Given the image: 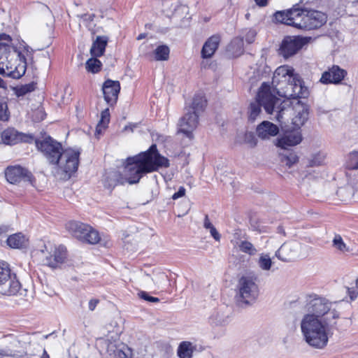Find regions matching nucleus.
Masks as SVG:
<instances>
[{"instance_id": "1", "label": "nucleus", "mask_w": 358, "mask_h": 358, "mask_svg": "<svg viewBox=\"0 0 358 358\" xmlns=\"http://www.w3.org/2000/svg\"><path fill=\"white\" fill-rule=\"evenodd\" d=\"M169 166V159L161 155L157 145L153 144L147 151L127 159L123 169L124 179L129 184H135L145 174Z\"/></svg>"}, {"instance_id": "2", "label": "nucleus", "mask_w": 358, "mask_h": 358, "mask_svg": "<svg viewBox=\"0 0 358 358\" xmlns=\"http://www.w3.org/2000/svg\"><path fill=\"white\" fill-rule=\"evenodd\" d=\"M272 85L280 96L287 99L306 98L308 90L303 85L299 75L294 73L292 67L283 65L278 67L272 78Z\"/></svg>"}, {"instance_id": "3", "label": "nucleus", "mask_w": 358, "mask_h": 358, "mask_svg": "<svg viewBox=\"0 0 358 358\" xmlns=\"http://www.w3.org/2000/svg\"><path fill=\"white\" fill-rule=\"evenodd\" d=\"M275 20L286 25L299 29L312 30L321 27L327 22V17L322 12L315 10L293 8L274 14Z\"/></svg>"}, {"instance_id": "4", "label": "nucleus", "mask_w": 358, "mask_h": 358, "mask_svg": "<svg viewBox=\"0 0 358 358\" xmlns=\"http://www.w3.org/2000/svg\"><path fill=\"white\" fill-rule=\"evenodd\" d=\"M331 323L327 317L324 320L318 319L314 315H305L301 322V329L306 342L312 348H324L328 343Z\"/></svg>"}, {"instance_id": "5", "label": "nucleus", "mask_w": 358, "mask_h": 358, "mask_svg": "<svg viewBox=\"0 0 358 358\" xmlns=\"http://www.w3.org/2000/svg\"><path fill=\"white\" fill-rule=\"evenodd\" d=\"M292 115V123L295 127L300 128L308 119L309 107L297 100L293 107L289 106L288 101L280 102L277 107L276 119L282 122L287 120V117Z\"/></svg>"}, {"instance_id": "6", "label": "nucleus", "mask_w": 358, "mask_h": 358, "mask_svg": "<svg viewBox=\"0 0 358 358\" xmlns=\"http://www.w3.org/2000/svg\"><path fill=\"white\" fill-rule=\"evenodd\" d=\"M80 151L79 149L66 148L53 165L57 166L56 174L61 179H69L77 171L80 162Z\"/></svg>"}, {"instance_id": "7", "label": "nucleus", "mask_w": 358, "mask_h": 358, "mask_svg": "<svg viewBox=\"0 0 358 358\" xmlns=\"http://www.w3.org/2000/svg\"><path fill=\"white\" fill-rule=\"evenodd\" d=\"M280 99L273 96L268 89H264V85L257 94L256 101L250 103L248 110V119L254 122L261 113V106H263L267 113L271 114L274 110L277 112V107Z\"/></svg>"}, {"instance_id": "8", "label": "nucleus", "mask_w": 358, "mask_h": 358, "mask_svg": "<svg viewBox=\"0 0 358 358\" xmlns=\"http://www.w3.org/2000/svg\"><path fill=\"white\" fill-rule=\"evenodd\" d=\"M237 301L250 305L254 303L259 296V287L255 279L251 276H242L238 283Z\"/></svg>"}, {"instance_id": "9", "label": "nucleus", "mask_w": 358, "mask_h": 358, "mask_svg": "<svg viewBox=\"0 0 358 358\" xmlns=\"http://www.w3.org/2000/svg\"><path fill=\"white\" fill-rule=\"evenodd\" d=\"M308 310L310 313L308 315H314L318 319L324 320L327 317L332 323L331 320L338 317L339 315L335 310H331V303L325 299L315 296L307 304Z\"/></svg>"}, {"instance_id": "10", "label": "nucleus", "mask_w": 358, "mask_h": 358, "mask_svg": "<svg viewBox=\"0 0 358 358\" xmlns=\"http://www.w3.org/2000/svg\"><path fill=\"white\" fill-rule=\"evenodd\" d=\"M21 285L15 274L8 267L0 266V294L15 295L20 291Z\"/></svg>"}, {"instance_id": "11", "label": "nucleus", "mask_w": 358, "mask_h": 358, "mask_svg": "<svg viewBox=\"0 0 358 358\" xmlns=\"http://www.w3.org/2000/svg\"><path fill=\"white\" fill-rule=\"evenodd\" d=\"M38 149L43 152L50 164H55L56 160L63 152L62 144L50 136L45 138L43 141H36Z\"/></svg>"}, {"instance_id": "12", "label": "nucleus", "mask_w": 358, "mask_h": 358, "mask_svg": "<svg viewBox=\"0 0 358 358\" xmlns=\"http://www.w3.org/2000/svg\"><path fill=\"white\" fill-rule=\"evenodd\" d=\"M310 38L301 36H287L280 45V54L288 58L295 55L304 45L307 44Z\"/></svg>"}, {"instance_id": "13", "label": "nucleus", "mask_w": 358, "mask_h": 358, "mask_svg": "<svg viewBox=\"0 0 358 358\" xmlns=\"http://www.w3.org/2000/svg\"><path fill=\"white\" fill-rule=\"evenodd\" d=\"M185 115L179 120L178 132L182 133L191 139L193 138V131L198 126L199 115L188 110H185Z\"/></svg>"}, {"instance_id": "14", "label": "nucleus", "mask_w": 358, "mask_h": 358, "mask_svg": "<svg viewBox=\"0 0 358 358\" xmlns=\"http://www.w3.org/2000/svg\"><path fill=\"white\" fill-rule=\"evenodd\" d=\"M301 245L296 241L287 242L276 251L275 256L283 262H292L299 257Z\"/></svg>"}, {"instance_id": "15", "label": "nucleus", "mask_w": 358, "mask_h": 358, "mask_svg": "<svg viewBox=\"0 0 358 358\" xmlns=\"http://www.w3.org/2000/svg\"><path fill=\"white\" fill-rule=\"evenodd\" d=\"M120 91V83L117 80L108 79L102 85L104 100L110 106H114L117 103Z\"/></svg>"}, {"instance_id": "16", "label": "nucleus", "mask_w": 358, "mask_h": 358, "mask_svg": "<svg viewBox=\"0 0 358 358\" xmlns=\"http://www.w3.org/2000/svg\"><path fill=\"white\" fill-rule=\"evenodd\" d=\"M6 180L11 184H16L21 180H31V173L27 169L20 166H8L5 170Z\"/></svg>"}, {"instance_id": "17", "label": "nucleus", "mask_w": 358, "mask_h": 358, "mask_svg": "<svg viewBox=\"0 0 358 358\" xmlns=\"http://www.w3.org/2000/svg\"><path fill=\"white\" fill-rule=\"evenodd\" d=\"M32 139V136L18 132L12 127L5 129L1 133L2 142L6 145H15L20 142H29Z\"/></svg>"}, {"instance_id": "18", "label": "nucleus", "mask_w": 358, "mask_h": 358, "mask_svg": "<svg viewBox=\"0 0 358 358\" xmlns=\"http://www.w3.org/2000/svg\"><path fill=\"white\" fill-rule=\"evenodd\" d=\"M346 75V71L337 65H334L328 71H324L321 76L320 82L323 84H338Z\"/></svg>"}, {"instance_id": "19", "label": "nucleus", "mask_w": 358, "mask_h": 358, "mask_svg": "<svg viewBox=\"0 0 358 358\" xmlns=\"http://www.w3.org/2000/svg\"><path fill=\"white\" fill-rule=\"evenodd\" d=\"M66 257V249L63 245L55 247L50 252V255L46 257L47 264L52 268H57L61 264L64 263Z\"/></svg>"}, {"instance_id": "20", "label": "nucleus", "mask_w": 358, "mask_h": 358, "mask_svg": "<svg viewBox=\"0 0 358 358\" xmlns=\"http://www.w3.org/2000/svg\"><path fill=\"white\" fill-rule=\"evenodd\" d=\"M67 231L76 239L81 241L84 238V234L89 231L90 226L75 220L68 222L65 225Z\"/></svg>"}, {"instance_id": "21", "label": "nucleus", "mask_w": 358, "mask_h": 358, "mask_svg": "<svg viewBox=\"0 0 358 358\" xmlns=\"http://www.w3.org/2000/svg\"><path fill=\"white\" fill-rule=\"evenodd\" d=\"M302 141V135L300 131L296 130L286 134L278 140L277 145L283 149H287L299 144Z\"/></svg>"}, {"instance_id": "22", "label": "nucleus", "mask_w": 358, "mask_h": 358, "mask_svg": "<svg viewBox=\"0 0 358 358\" xmlns=\"http://www.w3.org/2000/svg\"><path fill=\"white\" fill-rule=\"evenodd\" d=\"M279 131L278 127L268 121H264L257 128V134L262 139H267L275 136Z\"/></svg>"}, {"instance_id": "23", "label": "nucleus", "mask_w": 358, "mask_h": 358, "mask_svg": "<svg viewBox=\"0 0 358 358\" xmlns=\"http://www.w3.org/2000/svg\"><path fill=\"white\" fill-rule=\"evenodd\" d=\"M220 42V37L218 35H213L210 37L203 44L201 50V57L204 59L210 58L215 54Z\"/></svg>"}, {"instance_id": "24", "label": "nucleus", "mask_w": 358, "mask_h": 358, "mask_svg": "<svg viewBox=\"0 0 358 358\" xmlns=\"http://www.w3.org/2000/svg\"><path fill=\"white\" fill-rule=\"evenodd\" d=\"M22 59L23 60H21L22 63L14 66V70H12V66H8V64H6L1 74L14 79L21 78L25 73L27 66L25 58L23 57Z\"/></svg>"}, {"instance_id": "25", "label": "nucleus", "mask_w": 358, "mask_h": 358, "mask_svg": "<svg viewBox=\"0 0 358 358\" xmlns=\"http://www.w3.org/2000/svg\"><path fill=\"white\" fill-rule=\"evenodd\" d=\"M108 38L106 36H98L92 43L90 54L92 57H99L103 55Z\"/></svg>"}, {"instance_id": "26", "label": "nucleus", "mask_w": 358, "mask_h": 358, "mask_svg": "<svg viewBox=\"0 0 358 358\" xmlns=\"http://www.w3.org/2000/svg\"><path fill=\"white\" fill-rule=\"evenodd\" d=\"M206 106V99L202 94H196L192 100V104L189 106L185 107V110H188L198 115L204 110Z\"/></svg>"}, {"instance_id": "27", "label": "nucleus", "mask_w": 358, "mask_h": 358, "mask_svg": "<svg viewBox=\"0 0 358 358\" xmlns=\"http://www.w3.org/2000/svg\"><path fill=\"white\" fill-rule=\"evenodd\" d=\"M7 244L12 248H23L27 246L28 240L22 233H17L7 238Z\"/></svg>"}, {"instance_id": "28", "label": "nucleus", "mask_w": 358, "mask_h": 358, "mask_svg": "<svg viewBox=\"0 0 358 358\" xmlns=\"http://www.w3.org/2000/svg\"><path fill=\"white\" fill-rule=\"evenodd\" d=\"M196 350V346L189 341H182L180 343L177 355L179 358H192L193 352Z\"/></svg>"}, {"instance_id": "29", "label": "nucleus", "mask_w": 358, "mask_h": 358, "mask_svg": "<svg viewBox=\"0 0 358 358\" xmlns=\"http://www.w3.org/2000/svg\"><path fill=\"white\" fill-rule=\"evenodd\" d=\"M227 51L234 57H238L244 52L243 39L241 37L234 38L227 46Z\"/></svg>"}, {"instance_id": "30", "label": "nucleus", "mask_w": 358, "mask_h": 358, "mask_svg": "<svg viewBox=\"0 0 358 358\" xmlns=\"http://www.w3.org/2000/svg\"><path fill=\"white\" fill-rule=\"evenodd\" d=\"M28 343L15 339L11 343L13 349L10 350V352L7 355L13 357H20L26 353L27 345Z\"/></svg>"}, {"instance_id": "31", "label": "nucleus", "mask_w": 358, "mask_h": 358, "mask_svg": "<svg viewBox=\"0 0 358 358\" xmlns=\"http://www.w3.org/2000/svg\"><path fill=\"white\" fill-rule=\"evenodd\" d=\"M83 235L84 238H81L80 241L83 243L94 245L98 243L101 241V237L99 232L93 229L91 226L89 231H86Z\"/></svg>"}, {"instance_id": "32", "label": "nucleus", "mask_w": 358, "mask_h": 358, "mask_svg": "<svg viewBox=\"0 0 358 358\" xmlns=\"http://www.w3.org/2000/svg\"><path fill=\"white\" fill-rule=\"evenodd\" d=\"M145 275L150 278L155 285L158 288H162L168 280L167 275L164 272L161 271L153 272L152 277H150V275L148 273H146Z\"/></svg>"}, {"instance_id": "33", "label": "nucleus", "mask_w": 358, "mask_h": 358, "mask_svg": "<svg viewBox=\"0 0 358 358\" xmlns=\"http://www.w3.org/2000/svg\"><path fill=\"white\" fill-rule=\"evenodd\" d=\"M120 175L117 172H113L104 179V187L108 189H112L119 182L123 184L124 181H120Z\"/></svg>"}, {"instance_id": "34", "label": "nucleus", "mask_w": 358, "mask_h": 358, "mask_svg": "<svg viewBox=\"0 0 358 358\" xmlns=\"http://www.w3.org/2000/svg\"><path fill=\"white\" fill-rule=\"evenodd\" d=\"M10 48V45L7 43H0V74L3 72L4 68L6 65L5 62L7 61Z\"/></svg>"}, {"instance_id": "35", "label": "nucleus", "mask_w": 358, "mask_h": 358, "mask_svg": "<svg viewBox=\"0 0 358 358\" xmlns=\"http://www.w3.org/2000/svg\"><path fill=\"white\" fill-rule=\"evenodd\" d=\"M169 48L165 45H159L154 51L155 59L157 61H165L169 57Z\"/></svg>"}, {"instance_id": "36", "label": "nucleus", "mask_w": 358, "mask_h": 358, "mask_svg": "<svg viewBox=\"0 0 358 358\" xmlns=\"http://www.w3.org/2000/svg\"><path fill=\"white\" fill-rule=\"evenodd\" d=\"M258 266L263 271H269L273 265V262L268 254L262 253L257 261Z\"/></svg>"}, {"instance_id": "37", "label": "nucleus", "mask_w": 358, "mask_h": 358, "mask_svg": "<svg viewBox=\"0 0 358 358\" xmlns=\"http://www.w3.org/2000/svg\"><path fill=\"white\" fill-rule=\"evenodd\" d=\"M332 245L341 252L345 253L350 252L349 247L344 243L342 237L339 234H336L334 236L332 241Z\"/></svg>"}, {"instance_id": "38", "label": "nucleus", "mask_w": 358, "mask_h": 358, "mask_svg": "<svg viewBox=\"0 0 358 358\" xmlns=\"http://www.w3.org/2000/svg\"><path fill=\"white\" fill-rule=\"evenodd\" d=\"M101 63L96 57H93L89 59L86 62V69L92 73H98L101 70Z\"/></svg>"}, {"instance_id": "39", "label": "nucleus", "mask_w": 358, "mask_h": 358, "mask_svg": "<svg viewBox=\"0 0 358 358\" xmlns=\"http://www.w3.org/2000/svg\"><path fill=\"white\" fill-rule=\"evenodd\" d=\"M239 249L241 252L246 253L250 256L255 255L257 250L253 244L247 241H241L238 245Z\"/></svg>"}, {"instance_id": "40", "label": "nucleus", "mask_w": 358, "mask_h": 358, "mask_svg": "<svg viewBox=\"0 0 358 358\" xmlns=\"http://www.w3.org/2000/svg\"><path fill=\"white\" fill-rule=\"evenodd\" d=\"M347 166L349 169H358V151H355L349 155Z\"/></svg>"}, {"instance_id": "41", "label": "nucleus", "mask_w": 358, "mask_h": 358, "mask_svg": "<svg viewBox=\"0 0 358 358\" xmlns=\"http://www.w3.org/2000/svg\"><path fill=\"white\" fill-rule=\"evenodd\" d=\"M36 84L34 82L22 85L17 90V95L18 96H24L29 92L35 90Z\"/></svg>"}, {"instance_id": "42", "label": "nucleus", "mask_w": 358, "mask_h": 358, "mask_svg": "<svg viewBox=\"0 0 358 358\" xmlns=\"http://www.w3.org/2000/svg\"><path fill=\"white\" fill-rule=\"evenodd\" d=\"M210 322L215 325H223L227 322V317L217 312L210 317Z\"/></svg>"}, {"instance_id": "43", "label": "nucleus", "mask_w": 358, "mask_h": 358, "mask_svg": "<svg viewBox=\"0 0 358 358\" xmlns=\"http://www.w3.org/2000/svg\"><path fill=\"white\" fill-rule=\"evenodd\" d=\"M244 143L248 144L250 148H254L257 145V138L252 132H246L244 134Z\"/></svg>"}, {"instance_id": "44", "label": "nucleus", "mask_w": 358, "mask_h": 358, "mask_svg": "<svg viewBox=\"0 0 358 358\" xmlns=\"http://www.w3.org/2000/svg\"><path fill=\"white\" fill-rule=\"evenodd\" d=\"M45 115L46 114L43 108H38L33 112L32 119L35 122H41L45 119Z\"/></svg>"}, {"instance_id": "45", "label": "nucleus", "mask_w": 358, "mask_h": 358, "mask_svg": "<svg viewBox=\"0 0 358 358\" xmlns=\"http://www.w3.org/2000/svg\"><path fill=\"white\" fill-rule=\"evenodd\" d=\"M109 120H110L109 109L106 108L101 112V120L99 123L101 124V125H103V128H106L107 127V124L109 122Z\"/></svg>"}, {"instance_id": "46", "label": "nucleus", "mask_w": 358, "mask_h": 358, "mask_svg": "<svg viewBox=\"0 0 358 358\" xmlns=\"http://www.w3.org/2000/svg\"><path fill=\"white\" fill-rule=\"evenodd\" d=\"M8 119L7 104L5 101H0V120L6 121Z\"/></svg>"}, {"instance_id": "47", "label": "nucleus", "mask_w": 358, "mask_h": 358, "mask_svg": "<svg viewBox=\"0 0 358 358\" xmlns=\"http://www.w3.org/2000/svg\"><path fill=\"white\" fill-rule=\"evenodd\" d=\"M282 162L289 167L298 162V157L294 153L285 156Z\"/></svg>"}, {"instance_id": "48", "label": "nucleus", "mask_w": 358, "mask_h": 358, "mask_svg": "<svg viewBox=\"0 0 358 358\" xmlns=\"http://www.w3.org/2000/svg\"><path fill=\"white\" fill-rule=\"evenodd\" d=\"M138 296L141 299H143L149 302L157 303L159 301V298L151 296L146 292H144V291L139 292Z\"/></svg>"}, {"instance_id": "49", "label": "nucleus", "mask_w": 358, "mask_h": 358, "mask_svg": "<svg viewBox=\"0 0 358 358\" xmlns=\"http://www.w3.org/2000/svg\"><path fill=\"white\" fill-rule=\"evenodd\" d=\"M255 36H256V32L255 30H249L246 35H245V41L247 43H252L254 42L255 41Z\"/></svg>"}, {"instance_id": "50", "label": "nucleus", "mask_w": 358, "mask_h": 358, "mask_svg": "<svg viewBox=\"0 0 358 358\" xmlns=\"http://www.w3.org/2000/svg\"><path fill=\"white\" fill-rule=\"evenodd\" d=\"M185 194V189L183 187H180L178 191L173 194L172 199L176 200L178 198L183 196Z\"/></svg>"}, {"instance_id": "51", "label": "nucleus", "mask_w": 358, "mask_h": 358, "mask_svg": "<svg viewBox=\"0 0 358 358\" xmlns=\"http://www.w3.org/2000/svg\"><path fill=\"white\" fill-rule=\"evenodd\" d=\"M348 294L352 301L357 299L358 296V292L355 288H348Z\"/></svg>"}, {"instance_id": "52", "label": "nucleus", "mask_w": 358, "mask_h": 358, "mask_svg": "<svg viewBox=\"0 0 358 358\" xmlns=\"http://www.w3.org/2000/svg\"><path fill=\"white\" fill-rule=\"evenodd\" d=\"M12 39L11 37L6 34H0V43H5L10 45Z\"/></svg>"}, {"instance_id": "53", "label": "nucleus", "mask_w": 358, "mask_h": 358, "mask_svg": "<svg viewBox=\"0 0 358 358\" xmlns=\"http://www.w3.org/2000/svg\"><path fill=\"white\" fill-rule=\"evenodd\" d=\"M209 231L213 238L217 241H220L221 236L217 231V229L215 228V227H211V229H210Z\"/></svg>"}, {"instance_id": "54", "label": "nucleus", "mask_w": 358, "mask_h": 358, "mask_svg": "<svg viewBox=\"0 0 358 358\" xmlns=\"http://www.w3.org/2000/svg\"><path fill=\"white\" fill-rule=\"evenodd\" d=\"M110 356H113L114 358H126L127 357L124 352L117 349L114 350L113 354H110Z\"/></svg>"}, {"instance_id": "55", "label": "nucleus", "mask_w": 358, "mask_h": 358, "mask_svg": "<svg viewBox=\"0 0 358 358\" xmlns=\"http://www.w3.org/2000/svg\"><path fill=\"white\" fill-rule=\"evenodd\" d=\"M99 303V299H91L88 303L89 310L91 311L94 310L96 308V307Z\"/></svg>"}, {"instance_id": "56", "label": "nucleus", "mask_w": 358, "mask_h": 358, "mask_svg": "<svg viewBox=\"0 0 358 358\" xmlns=\"http://www.w3.org/2000/svg\"><path fill=\"white\" fill-rule=\"evenodd\" d=\"M203 227L206 229H211V227H214L213 225V224L210 222L208 215H205L204 221H203Z\"/></svg>"}, {"instance_id": "57", "label": "nucleus", "mask_w": 358, "mask_h": 358, "mask_svg": "<svg viewBox=\"0 0 358 358\" xmlns=\"http://www.w3.org/2000/svg\"><path fill=\"white\" fill-rule=\"evenodd\" d=\"M255 1L259 6L264 7L267 5L268 0H255Z\"/></svg>"}, {"instance_id": "58", "label": "nucleus", "mask_w": 358, "mask_h": 358, "mask_svg": "<svg viewBox=\"0 0 358 358\" xmlns=\"http://www.w3.org/2000/svg\"><path fill=\"white\" fill-rule=\"evenodd\" d=\"M102 129H104L103 125L99 123L96 128L95 136H99L101 133Z\"/></svg>"}, {"instance_id": "59", "label": "nucleus", "mask_w": 358, "mask_h": 358, "mask_svg": "<svg viewBox=\"0 0 358 358\" xmlns=\"http://www.w3.org/2000/svg\"><path fill=\"white\" fill-rule=\"evenodd\" d=\"M8 227L4 225H0V236L7 231Z\"/></svg>"}, {"instance_id": "60", "label": "nucleus", "mask_w": 358, "mask_h": 358, "mask_svg": "<svg viewBox=\"0 0 358 358\" xmlns=\"http://www.w3.org/2000/svg\"><path fill=\"white\" fill-rule=\"evenodd\" d=\"M320 164L321 161H317V158H315L311 161L312 166H319Z\"/></svg>"}, {"instance_id": "61", "label": "nucleus", "mask_w": 358, "mask_h": 358, "mask_svg": "<svg viewBox=\"0 0 358 358\" xmlns=\"http://www.w3.org/2000/svg\"><path fill=\"white\" fill-rule=\"evenodd\" d=\"M176 10H188V8L185 6H179Z\"/></svg>"}, {"instance_id": "62", "label": "nucleus", "mask_w": 358, "mask_h": 358, "mask_svg": "<svg viewBox=\"0 0 358 358\" xmlns=\"http://www.w3.org/2000/svg\"><path fill=\"white\" fill-rule=\"evenodd\" d=\"M0 87H2V88H6V83L1 78H0Z\"/></svg>"}, {"instance_id": "63", "label": "nucleus", "mask_w": 358, "mask_h": 358, "mask_svg": "<svg viewBox=\"0 0 358 358\" xmlns=\"http://www.w3.org/2000/svg\"><path fill=\"white\" fill-rule=\"evenodd\" d=\"M41 358H49V355L45 350H43V354L41 356Z\"/></svg>"}, {"instance_id": "64", "label": "nucleus", "mask_w": 358, "mask_h": 358, "mask_svg": "<svg viewBox=\"0 0 358 358\" xmlns=\"http://www.w3.org/2000/svg\"><path fill=\"white\" fill-rule=\"evenodd\" d=\"M143 38H145V35L141 34L138 35V36L137 37V39L141 40Z\"/></svg>"}]
</instances>
